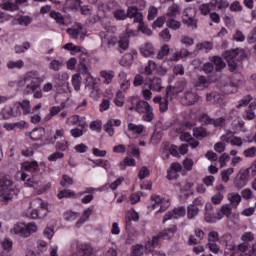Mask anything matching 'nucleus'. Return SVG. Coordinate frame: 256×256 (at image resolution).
Returning a JSON list of instances; mask_svg holds the SVG:
<instances>
[{
	"mask_svg": "<svg viewBox=\"0 0 256 256\" xmlns=\"http://www.w3.org/2000/svg\"><path fill=\"white\" fill-rule=\"evenodd\" d=\"M43 81L44 79L38 71H30L13 83L17 87H25L26 85L24 89L25 95H33V99H43V93L53 91V84L51 82L45 83L42 86V90H38Z\"/></svg>",
	"mask_w": 256,
	"mask_h": 256,
	"instance_id": "f257e3e1",
	"label": "nucleus"
},
{
	"mask_svg": "<svg viewBox=\"0 0 256 256\" xmlns=\"http://www.w3.org/2000/svg\"><path fill=\"white\" fill-rule=\"evenodd\" d=\"M23 173L21 179L26 187H32V189L38 190V195H42L47 191V188L43 187V179L41 178V170H39V164L37 161L24 162L22 164Z\"/></svg>",
	"mask_w": 256,
	"mask_h": 256,
	"instance_id": "f03ea898",
	"label": "nucleus"
},
{
	"mask_svg": "<svg viewBox=\"0 0 256 256\" xmlns=\"http://www.w3.org/2000/svg\"><path fill=\"white\" fill-rule=\"evenodd\" d=\"M31 113V101L15 102L13 106H4L0 111V121H9L13 117H21Z\"/></svg>",
	"mask_w": 256,
	"mask_h": 256,
	"instance_id": "7ed1b4c3",
	"label": "nucleus"
},
{
	"mask_svg": "<svg viewBox=\"0 0 256 256\" xmlns=\"http://www.w3.org/2000/svg\"><path fill=\"white\" fill-rule=\"evenodd\" d=\"M129 106L130 111H137L140 115H144L143 119L147 123H151L153 119H155V114L153 113V107L143 100H138L137 97L130 98Z\"/></svg>",
	"mask_w": 256,
	"mask_h": 256,
	"instance_id": "20e7f679",
	"label": "nucleus"
},
{
	"mask_svg": "<svg viewBox=\"0 0 256 256\" xmlns=\"http://www.w3.org/2000/svg\"><path fill=\"white\" fill-rule=\"evenodd\" d=\"M0 193L2 201H11L15 195H19V188L15 186L9 176L0 174Z\"/></svg>",
	"mask_w": 256,
	"mask_h": 256,
	"instance_id": "39448f33",
	"label": "nucleus"
},
{
	"mask_svg": "<svg viewBox=\"0 0 256 256\" xmlns=\"http://www.w3.org/2000/svg\"><path fill=\"white\" fill-rule=\"evenodd\" d=\"M45 215H47V202L43 201L41 198H34L30 202L26 216L30 219H42Z\"/></svg>",
	"mask_w": 256,
	"mask_h": 256,
	"instance_id": "423d86ee",
	"label": "nucleus"
},
{
	"mask_svg": "<svg viewBox=\"0 0 256 256\" xmlns=\"http://www.w3.org/2000/svg\"><path fill=\"white\" fill-rule=\"evenodd\" d=\"M37 224L34 222L30 223H16L10 229L11 235H16V237H21L22 239H27L31 237L33 233H37Z\"/></svg>",
	"mask_w": 256,
	"mask_h": 256,
	"instance_id": "0eeeda50",
	"label": "nucleus"
},
{
	"mask_svg": "<svg viewBox=\"0 0 256 256\" xmlns=\"http://www.w3.org/2000/svg\"><path fill=\"white\" fill-rule=\"evenodd\" d=\"M115 33H117V27L115 26H106L105 31L100 32V38H101V48L103 51H107V49L114 47L117 44V36H115Z\"/></svg>",
	"mask_w": 256,
	"mask_h": 256,
	"instance_id": "6e6552de",
	"label": "nucleus"
},
{
	"mask_svg": "<svg viewBox=\"0 0 256 256\" xmlns=\"http://www.w3.org/2000/svg\"><path fill=\"white\" fill-rule=\"evenodd\" d=\"M223 57L227 61L230 71H235L243 61V52L239 49L227 50L223 53Z\"/></svg>",
	"mask_w": 256,
	"mask_h": 256,
	"instance_id": "1a4fd4ad",
	"label": "nucleus"
},
{
	"mask_svg": "<svg viewBox=\"0 0 256 256\" xmlns=\"http://www.w3.org/2000/svg\"><path fill=\"white\" fill-rule=\"evenodd\" d=\"M72 256H93V247L88 243H81L77 240L71 245Z\"/></svg>",
	"mask_w": 256,
	"mask_h": 256,
	"instance_id": "9d476101",
	"label": "nucleus"
},
{
	"mask_svg": "<svg viewBox=\"0 0 256 256\" xmlns=\"http://www.w3.org/2000/svg\"><path fill=\"white\" fill-rule=\"evenodd\" d=\"M150 199L152 204L148 206L149 211H155L156 207H160L158 212L163 213L167 211L169 205H171L169 198H163L157 194L152 195Z\"/></svg>",
	"mask_w": 256,
	"mask_h": 256,
	"instance_id": "9b49d317",
	"label": "nucleus"
},
{
	"mask_svg": "<svg viewBox=\"0 0 256 256\" xmlns=\"http://www.w3.org/2000/svg\"><path fill=\"white\" fill-rule=\"evenodd\" d=\"M85 89H88L89 95L92 99H99V82L93 75H88L84 79Z\"/></svg>",
	"mask_w": 256,
	"mask_h": 256,
	"instance_id": "f8f14e48",
	"label": "nucleus"
},
{
	"mask_svg": "<svg viewBox=\"0 0 256 256\" xmlns=\"http://www.w3.org/2000/svg\"><path fill=\"white\" fill-rule=\"evenodd\" d=\"M223 143H229L232 147H243V138L235 136V132L228 130L221 136Z\"/></svg>",
	"mask_w": 256,
	"mask_h": 256,
	"instance_id": "ddd939ff",
	"label": "nucleus"
},
{
	"mask_svg": "<svg viewBox=\"0 0 256 256\" xmlns=\"http://www.w3.org/2000/svg\"><path fill=\"white\" fill-rule=\"evenodd\" d=\"M139 32L136 30H131V28L127 27L126 31L122 36L120 37V40L118 41V45L120 49H123V51H126V49H129V39L131 37H138Z\"/></svg>",
	"mask_w": 256,
	"mask_h": 256,
	"instance_id": "4468645a",
	"label": "nucleus"
},
{
	"mask_svg": "<svg viewBox=\"0 0 256 256\" xmlns=\"http://www.w3.org/2000/svg\"><path fill=\"white\" fill-rule=\"evenodd\" d=\"M67 33L73 39H79L80 37L81 41L87 36V30L80 23H76L71 28H68Z\"/></svg>",
	"mask_w": 256,
	"mask_h": 256,
	"instance_id": "2eb2a0df",
	"label": "nucleus"
},
{
	"mask_svg": "<svg viewBox=\"0 0 256 256\" xmlns=\"http://www.w3.org/2000/svg\"><path fill=\"white\" fill-rule=\"evenodd\" d=\"M183 22L192 29H197V20L195 19V10L193 8H186L183 14Z\"/></svg>",
	"mask_w": 256,
	"mask_h": 256,
	"instance_id": "dca6fc26",
	"label": "nucleus"
},
{
	"mask_svg": "<svg viewBox=\"0 0 256 256\" xmlns=\"http://www.w3.org/2000/svg\"><path fill=\"white\" fill-rule=\"evenodd\" d=\"M205 212V221L207 223H217V221H221L223 219V214L221 212L213 213V206L211 204L206 205Z\"/></svg>",
	"mask_w": 256,
	"mask_h": 256,
	"instance_id": "f3484780",
	"label": "nucleus"
},
{
	"mask_svg": "<svg viewBox=\"0 0 256 256\" xmlns=\"http://www.w3.org/2000/svg\"><path fill=\"white\" fill-rule=\"evenodd\" d=\"M249 181V171L241 170L234 180V185L236 189H243Z\"/></svg>",
	"mask_w": 256,
	"mask_h": 256,
	"instance_id": "a211bd4d",
	"label": "nucleus"
},
{
	"mask_svg": "<svg viewBox=\"0 0 256 256\" xmlns=\"http://www.w3.org/2000/svg\"><path fill=\"white\" fill-rule=\"evenodd\" d=\"M187 215V210L183 206H179L177 208H174L172 211L168 212L164 216V223L166 221H169V219H181V217H185Z\"/></svg>",
	"mask_w": 256,
	"mask_h": 256,
	"instance_id": "6ab92c4d",
	"label": "nucleus"
},
{
	"mask_svg": "<svg viewBox=\"0 0 256 256\" xmlns=\"http://www.w3.org/2000/svg\"><path fill=\"white\" fill-rule=\"evenodd\" d=\"M66 125H74L76 127H80V129H85V127H87V122L85 121V117L72 115L67 118Z\"/></svg>",
	"mask_w": 256,
	"mask_h": 256,
	"instance_id": "aec40b11",
	"label": "nucleus"
},
{
	"mask_svg": "<svg viewBox=\"0 0 256 256\" xmlns=\"http://www.w3.org/2000/svg\"><path fill=\"white\" fill-rule=\"evenodd\" d=\"M187 82L185 80H180L175 83L174 87H167L166 88V95L167 97H171V95H179L181 91L185 89Z\"/></svg>",
	"mask_w": 256,
	"mask_h": 256,
	"instance_id": "412c9836",
	"label": "nucleus"
},
{
	"mask_svg": "<svg viewBox=\"0 0 256 256\" xmlns=\"http://www.w3.org/2000/svg\"><path fill=\"white\" fill-rule=\"evenodd\" d=\"M126 15L127 19H134V23L143 21V13L139 12V9L137 7H128Z\"/></svg>",
	"mask_w": 256,
	"mask_h": 256,
	"instance_id": "4be33fe9",
	"label": "nucleus"
},
{
	"mask_svg": "<svg viewBox=\"0 0 256 256\" xmlns=\"http://www.w3.org/2000/svg\"><path fill=\"white\" fill-rule=\"evenodd\" d=\"M177 133H180V139L181 141H186V143H189L190 147L192 149H197L199 147V141L195 140L189 132H181L179 130H176Z\"/></svg>",
	"mask_w": 256,
	"mask_h": 256,
	"instance_id": "5701e85b",
	"label": "nucleus"
},
{
	"mask_svg": "<svg viewBox=\"0 0 256 256\" xmlns=\"http://www.w3.org/2000/svg\"><path fill=\"white\" fill-rule=\"evenodd\" d=\"M121 126V120L119 119H110L107 121L106 125L104 126V131L108 133L110 137H113L115 135V130L113 127H120Z\"/></svg>",
	"mask_w": 256,
	"mask_h": 256,
	"instance_id": "b1692460",
	"label": "nucleus"
},
{
	"mask_svg": "<svg viewBox=\"0 0 256 256\" xmlns=\"http://www.w3.org/2000/svg\"><path fill=\"white\" fill-rule=\"evenodd\" d=\"M140 53L143 57H153L155 55V47L151 42H146L140 46Z\"/></svg>",
	"mask_w": 256,
	"mask_h": 256,
	"instance_id": "393cba45",
	"label": "nucleus"
},
{
	"mask_svg": "<svg viewBox=\"0 0 256 256\" xmlns=\"http://www.w3.org/2000/svg\"><path fill=\"white\" fill-rule=\"evenodd\" d=\"M210 6L212 11H223L229 7L228 0H211Z\"/></svg>",
	"mask_w": 256,
	"mask_h": 256,
	"instance_id": "a878e982",
	"label": "nucleus"
},
{
	"mask_svg": "<svg viewBox=\"0 0 256 256\" xmlns=\"http://www.w3.org/2000/svg\"><path fill=\"white\" fill-rule=\"evenodd\" d=\"M78 71V73L83 75V77H89V75H91V67H89V64H87V60H85V58H80Z\"/></svg>",
	"mask_w": 256,
	"mask_h": 256,
	"instance_id": "bb28decb",
	"label": "nucleus"
},
{
	"mask_svg": "<svg viewBox=\"0 0 256 256\" xmlns=\"http://www.w3.org/2000/svg\"><path fill=\"white\" fill-rule=\"evenodd\" d=\"M100 77L103 79L104 85H111V83H113V79H115V71L102 70L100 71Z\"/></svg>",
	"mask_w": 256,
	"mask_h": 256,
	"instance_id": "cd10ccee",
	"label": "nucleus"
},
{
	"mask_svg": "<svg viewBox=\"0 0 256 256\" xmlns=\"http://www.w3.org/2000/svg\"><path fill=\"white\" fill-rule=\"evenodd\" d=\"M184 100H185V104L188 106L195 105V103L199 101V95H197V92L188 90L184 94Z\"/></svg>",
	"mask_w": 256,
	"mask_h": 256,
	"instance_id": "c85d7f7f",
	"label": "nucleus"
},
{
	"mask_svg": "<svg viewBox=\"0 0 256 256\" xmlns=\"http://www.w3.org/2000/svg\"><path fill=\"white\" fill-rule=\"evenodd\" d=\"M83 2L81 0H66L63 5V11L64 13H67V11H73L75 9H79V6Z\"/></svg>",
	"mask_w": 256,
	"mask_h": 256,
	"instance_id": "c756f323",
	"label": "nucleus"
},
{
	"mask_svg": "<svg viewBox=\"0 0 256 256\" xmlns=\"http://www.w3.org/2000/svg\"><path fill=\"white\" fill-rule=\"evenodd\" d=\"M109 189V184H105L99 188H93V187H87L84 191L80 192L77 194V197H82V195H93V193L99 191L100 193H102L103 191H108Z\"/></svg>",
	"mask_w": 256,
	"mask_h": 256,
	"instance_id": "7c9ffc66",
	"label": "nucleus"
},
{
	"mask_svg": "<svg viewBox=\"0 0 256 256\" xmlns=\"http://www.w3.org/2000/svg\"><path fill=\"white\" fill-rule=\"evenodd\" d=\"M209 60L211 61V63H213L216 71H223V69L227 67V64L220 56H212L209 58Z\"/></svg>",
	"mask_w": 256,
	"mask_h": 256,
	"instance_id": "2f4dec72",
	"label": "nucleus"
},
{
	"mask_svg": "<svg viewBox=\"0 0 256 256\" xmlns=\"http://www.w3.org/2000/svg\"><path fill=\"white\" fill-rule=\"evenodd\" d=\"M148 87L149 89H151V91H155L156 93H159V91L163 89V82L161 78L155 77L152 80H150Z\"/></svg>",
	"mask_w": 256,
	"mask_h": 256,
	"instance_id": "473e14b6",
	"label": "nucleus"
},
{
	"mask_svg": "<svg viewBox=\"0 0 256 256\" xmlns=\"http://www.w3.org/2000/svg\"><path fill=\"white\" fill-rule=\"evenodd\" d=\"M194 85L197 89L203 91V89H207V87L211 85V81H209V79H207L205 76H199L198 79L194 82Z\"/></svg>",
	"mask_w": 256,
	"mask_h": 256,
	"instance_id": "72a5a7b5",
	"label": "nucleus"
},
{
	"mask_svg": "<svg viewBox=\"0 0 256 256\" xmlns=\"http://www.w3.org/2000/svg\"><path fill=\"white\" fill-rule=\"evenodd\" d=\"M128 131L132 133V135H141L143 131H145V126L142 124L128 123Z\"/></svg>",
	"mask_w": 256,
	"mask_h": 256,
	"instance_id": "f704fd0d",
	"label": "nucleus"
},
{
	"mask_svg": "<svg viewBox=\"0 0 256 256\" xmlns=\"http://www.w3.org/2000/svg\"><path fill=\"white\" fill-rule=\"evenodd\" d=\"M228 201L230 202V205L233 207V209H237V207H239V203H241V195L235 192L229 193Z\"/></svg>",
	"mask_w": 256,
	"mask_h": 256,
	"instance_id": "c9c22d12",
	"label": "nucleus"
},
{
	"mask_svg": "<svg viewBox=\"0 0 256 256\" xmlns=\"http://www.w3.org/2000/svg\"><path fill=\"white\" fill-rule=\"evenodd\" d=\"M45 135V128H36L33 129L30 132V139H32V141H40V139H43V136Z\"/></svg>",
	"mask_w": 256,
	"mask_h": 256,
	"instance_id": "e433bc0d",
	"label": "nucleus"
},
{
	"mask_svg": "<svg viewBox=\"0 0 256 256\" xmlns=\"http://www.w3.org/2000/svg\"><path fill=\"white\" fill-rule=\"evenodd\" d=\"M176 232H177V226L172 225L168 229L160 232L159 234L162 239H171V237H173Z\"/></svg>",
	"mask_w": 256,
	"mask_h": 256,
	"instance_id": "4c0bfd02",
	"label": "nucleus"
},
{
	"mask_svg": "<svg viewBox=\"0 0 256 256\" xmlns=\"http://www.w3.org/2000/svg\"><path fill=\"white\" fill-rule=\"evenodd\" d=\"M113 17L116 21H125L127 19V11L122 7L113 10Z\"/></svg>",
	"mask_w": 256,
	"mask_h": 256,
	"instance_id": "58836bf2",
	"label": "nucleus"
},
{
	"mask_svg": "<svg viewBox=\"0 0 256 256\" xmlns=\"http://www.w3.org/2000/svg\"><path fill=\"white\" fill-rule=\"evenodd\" d=\"M82 81H83V78L81 77V73H76L72 76L71 83H72L74 90H76V91L81 90Z\"/></svg>",
	"mask_w": 256,
	"mask_h": 256,
	"instance_id": "ea45409f",
	"label": "nucleus"
},
{
	"mask_svg": "<svg viewBox=\"0 0 256 256\" xmlns=\"http://www.w3.org/2000/svg\"><path fill=\"white\" fill-rule=\"evenodd\" d=\"M232 129H234V134L235 133H245L247 129L245 128V122L243 120H236L232 122Z\"/></svg>",
	"mask_w": 256,
	"mask_h": 256,
	"instance_id": "a19ab883",
	"label": "nucleus"
},
{
	"mask_svg": "<svg viewBox=\"0 0 256 256\" xmlns=\"http://www.w3.org/2000/svg\"><path fill=\"white\" fill-rule=\"evenodd\" d=\"M91 215H93V208L91 207L86 208L83 212L84 218H81L76 223V227H81V225H83L86 221H89V217H91Z\"/></svg>",
	"mask_w": 256,
	"mask_h": 256,
	"instance_id": "79ce46f5",
	"label": "nucleus"
},
{
	"mask_svg": "<svg viewBox=\"0 0 256 256\" xmlns=\"http://www.w3.org/2000/svg\"><path fill=\"white\" fill-rule=\"evenodd\" d=\"M58 199H71V197H79L75 191L64 189L57 194Z\"/></svg>",
	"mask_w": 256,
	"mask_h": 256,
	"instance_id": "37998d69",
	"label": "nucleus"
},
{
	"mask_svg": "<svg viewBox=\"0 0 256 256\" xmlns=\"http://www.w3.org/2000/svg\"><path fill=\"white\" fill-rule=\"evenodd\" d=\"M50 17L52 19H55L58 25H65V17H63V14H61L60 12L53 10L50 12Z\"/></svg>",
	"mask_w": 256,
	"mask_h": 256,
	"instance_id": "c03bdc74",
	"label": "nucleus"
},
{
	"mask_svg": "<svg viewBox=\"0 0 256 256\" xmlns=\"http://www.w3.org/2000/svg\"><path fill=\"white\" fill-rule=\"evenodd\" d=\"M1 9H4V11H18L19 6L15 4V2L9 0L7 2H4L0 5Z\"/></svg>",
	"mask_w": 256,
	"mask_h": 256,
	"instance_id": "a18cd8bd",
	"label": "nucleus"
},
{
	"mask_svg": "<svg viewBox=\"0 0 256 256\" xmlns=\"http://www.w3.org/2000/svg\"><path fill=\"white\" fill-rule=\"evenodd\" d=\"M114 104L116 107H123V105H125V94L122 91H117L114 98Z\"/></svg>",
	"mask_w": 256,
	"mask_h": 256,
	"instance_id": "49530a36",
	"label": "nucleus"
},
{
	"mask_svg": "<svg viewBox=\"0 0 256 256\" xmlns=\"http://www.w3.org/2000/svg\"><path fill=\"white\" fill-rule=\"evenodd\" d=\"M199 215V207L195 205H188L187 207V217L188 219H195Z\"/></svg>",
	"mask_w": 256,
	"mask_h": 256,
	"instance_id": "de8ad7c7",
	"label": "nucleus"
},
{
	"mask_svg": "<svg viewBox=\"0 0 256 256\" xmlns=\"http://www.w3.org/2000/svg\"><path fill=\"white\" fill-rule=\"evenodd\" d=\"M23 67H25V62H23V60H10L7 62L8 69H23Z\"/></svg>",
	"mask_w": 256,
	"mask_h": 256,
	"instance_id": "09e8293b",
	"label": "nucleus"
},
{
	"mask_svg": "<svg viewBox=\"0 0 256 256\" xmlns=\"http://www.w3.org/2000/svg\"><path fill=\"white\" fill-rule=\"evenodd\" d=\"M180 13L181 9L179 8V5L173 4L168 8L167 17L174 18L176 15H179Z\"/></svg>",
	"mask_w": 256,
	"mask_h": 256,
	"instance_id": "8fccbe9b",
	"label": "nucleus"
},
{
	"mask_svg": "<svg viewBox=\"0 0 256 256\" xmlns=\"http://www.w3.org/2000/svg\"><path fill=\"white\" fill-rule=\"evenodd\" d=\"M137 23H139L138 31H137L138 33L140 31L141 33H143L144 35H147L148 37H151L153 35V31H151V29H149V27H147V25H145L143 20L140 22H137Z\"/></svg>",
	"mask_w": 256,
	"mask_h": 256,
	"instance_id": "3c124183",
	"label": "nucleus"
},
{
	"mask_svg": "<svg viewBox=\"0 0 256 256\" xmlns=\"http://www.w3.org/2000/svg\"><path fill=\"white\" fill-rule=\"evenodd\" d=\"M196 49H198V51H206V53H209V51H211V49H213V44L209 41H205L202 43H199L196 45Z\"/></svg>",
	"mask_w": 256,
	"mask_h": 256,
	"instance_id": "603ef678",
	"label": "nucleus"
},
{
	"mask_svg": "<svg viewBox=\"0 0 256 256\" xmlns=\"http://www.w3.org/2000/svg\"><path fill=\"white\" fill-rule=\"evenodd\" d=\"M131 63H133V54L131 53L124 55L120 60L122 67H130Z\"/></svg>",
	"mask_w": 256,
	"mask_h": 256,
	"instance_id": "864d4df0",
	"label": "nucleus"
},
{
	"mask_svg": "<svg viewBox=\"0 0 256 256\" xmlns=\"http://www.w3.org/2000/svg\"><path fill=\"white\" fill-rule=\"evenodd\" d=\"M93 163L96 165V167H102V169H105L106 171L111 169V162L108 160H93Z\"/></svg>",
	"mask_w": 256,
	"mask_h": 256,
	"instance_id": "5fc2aeb1",
	"label": "nucleus"
},
{
	"mask_svg": "<svg viewBox=\"0 0 256 256\" xmlns=\"http://www.w3.org/2000/svg\"><path fill=\"white\" fill-rule=\"evenodd\" d=\"M211 10H213L211 8V2L204 3V4L200 5V7H199V11H200L201 15H204V17H207V15H210Z\"/></svg>",
	"mask_w": 256,
	"mask_h": 256,
	"instance_id": "6e6d98bb",
	"label": "nucleus"
},
{
	"mask_svg": "<svg viewBox=\"0 0 256 256\" xmlns=\"http://www.w3.org/2000/svg\"><path fill=\"white\" fill-rule=\"evenodd\" d=\"M61 111V106H53L49 110V114L45 117V121H49L55 117V115H59Z\"/></svg>",
	"mask_w": 256,
	"mask_h": 256,
	"instance_id": "4d7b16f0",
	"label": "nucleus"
},
{
	"mask_svg": "<svg viewBox=\"0 0 256 256\" xmlns=\"http://www.w3.org/2000/svg\"><path fill=\"white\" fill-rule=\"evenodd\" d=\"M235 169L233 168H227L226 170L221 172V177H222V181L223 183H229V179L231 177V175H233Z\"/></svg>",
	"mask_w": 256,
	"mask_h": 256,
	"instance_id": "13d9d810",
	"label": "nucleus"
},
{
	"mask_svg": "<svg viewBox=\"0 0 256 256\" xmlns=\"http://www.w3.org/2000/svg\"><path fill=\"white\" fill-rule=\"evenodd\" d=\"M63 67V62L57 59H52L49 64V69L52 71H61V68Z\"/></svg>",
	"mask_w": 256,
	"mask_h": 256,
	"instance_id": "bf43d9fd",
	"label": "nucleus"
},
{
	"mask_svg": "<svg viewBox=\"0 0 256 256\" xmlns=\"http://www.w3.org/2000/svg\"><path fill=\"white\" fill-rule=\"evenodd\" d=\"M167 27L170 29H174V31H177V29H181V22L174 20L173 18H168L167 21Z\"/></svg>",
	"mask_w": 256,
	"mask_h": 256,
	"instance_id": "052dcab7",
	"label": "nucleus"
},
{
	"mask_svg": "<svg viewBox=\"0 0 256 256\" xmlns=\"http://www.w3.org/2000/svg\"><path fill=\"white\" fill-rule=\"evenodd\" d=\"M218 213H221L223 217H231L233 210L231 209V205L224 204L221 206L220 211H218Z\"/></svg>",
	"mask_w": 256,
	"mask_h": 256,
	"instance_id": "680f3d73",
	"label": "nucleus"
},
{
	"mask_svg": "<svg viewBox=\"0 0 256 256\" xmlns=\"http://www.w3.org/2000/svg\"><path fill=\"white\" fill-rule=\"evenodd\" d=\"M16 21L19 23V25L27 27L28 25H31L32 19L29 16H17Z\"/></svg>",
	"mask_w": 256,
	"mask_h": 256,
	"instance_id": "e2e57ef3",
	"label": "nucleus"
},
{
	"mask_svg": "<svg viewBox=\"0 0 256 256\" xmlns=\"http://www.w3.org/2000/svg\"><path fill=\"white\" fill-rule=\"evenodd\" d=\"M128 152L131 153L133 157H136V159H139V157L141 156V151L139 150V147H137V145L135 144H130L128 146Z\"/></svg>",
	"mask_w": 256,
	"mask_h": 256,
	"instance_id": "0e129e2a",
	"label": "nucleus"
},
{
	"mask_svg": "<svg viewBox=\"0 0 256 256\" xmlns=\"http://www.w3.org/2000/svg\"><path fill=\"white\" fill-rule=\"evenodd\" d=\"M155 69H157V64L150 60L148 65L145 67L144 73L145 75H153V71H155Z\"/></svg>",
	"mask_w": 256,
	"mask_h": 256,
	"instance_id": "69168bd1",
	"label": "nucleus"
},
{
	"mask_svg": "<svg viewBox=\"0 0 256 256\" xmlns=\"http://www.w3.org/2000/svg\"><path fill=\"white\" fill-rule=\"evenodd\" d=\"M169 55V45L165 44L161 47L160 51L157 54V59H164Z\"/></svg>",
	"mask_w": 256,
	"mask_h": 256,
	"instance_id": "338daca9",
	"label": "nucleus"
},
{
	"mask_svg": "<svg viewBox=\"0 0 256 256\" xmlns=\"http://www.w3.org/2000/svg\"><path fill=\"white\" fill-rule=\"evenodd\" d=\"M60 184L62 187H71V185H73V178L69 175H63Z\"/></svg>",
	"mask_w": 256,
	"mask_h": 256,
	"instance_id": "774afa93",
	"label": "nucleus"
}]
</instances>
